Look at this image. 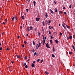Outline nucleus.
<instances>
[{
    "instance_id": "nucleus-43",
    "label": "nucleus",
    "mask_w": 75,
    "mask_h": 75,
    "mask_svg": "<svg viewBox=\"0 0 75 75\" xmlns=\"http://www.w3.org/2000/svg\"><path fill=\"white\" fill-rule=\"evenodd\" d=\"M33 63L34 64H35V61H33Z\"/></svg>"
},
{
    "instance_id": "nucleus-53",
    "label": "nucleus",
    "mask_w": 75,
    "mask_h": 75,
    "mask_svg": "<svg viewBox=\"0 0 75 75\" xmlns=\"http://www.w3.org/2000/svg\"><path fill=\"white\" fill-rule=\"evenodd\" d=\"M71 5H70L69 6V8H71Z\"/></svg>"
},
{
    "instance_id": "nucleus-31",
    "label": "nucleus",
    "mask_w": 75,
    "mask_h": 75,
    "mask_svg": "<svg viewBox=\"0 0 75 75\" xmlns=\"http://www.w3.org/2000/svg\"><path fill=\"white\" fill-rule=\"evenodd\" d=\"M40 59H38L37 60V62H39L40 61Z\"/></svg>"
},
{
    "instance_id": "nucleus-12",
    "label": "nucleus",
    "mask_w": 75,
    "mask_h": 75,
    "mask_svg": "<svg viewBox=\"0 0 75 75\" xmlns=\"http://www.w3.org/2000/svg\"><path fill=\"white\" fill-rule=\"evenodd\" d=\"M34 56H35V55H37V53L36 52H35L33 54Z\"/></svg>"
},
{
    "instance_id": "nucleus-7",
    "label": "nucleus",
    "mask_w": 75,
    "mask_h": 75,
    "mask_svg": "<svg viewBox=\"0 0 75 75\" xmlns=\"http://www.w3.org/2000/svg\"><path fill=\"white\" fill-rule=\"evenodd\" d=\"M36 4V2L35 1H33V4H34V6H35V4Z\"/></svg>"
},
{
    "instance_id": "nucleus-17",
    "label": "nucleus",
    "mask_w": 75,
    "mask_h": 75,
    "mask_svg": "<svg viewBox=\"0 0 75 75\" xmlns=\"http://www.w3.org/2000/svg\"><path fill=\"white\" fill-rule=\"evenodd\" d=\"M45 23H47L48 25H49V23H48V22L47 21H45Z\"/></svg>"
},
{
    "instance_id": "nucleus-1",
    "label": "nucleus",
    "mask_w": 75,
    "mask_h": 75,
    "mask_svg": "<svg viewBox=\"0 0 75 75\" xmlns=\"http://www.w3.org/2000/svg\"><path fill=\"white\" fill-rule=\"evenodd\" d=\"M9 71L10 72H11L13 71V69H12V66H10L9 67Z\"/></svg>"
},
{
    "instance_id": "nucleus-3",
    "label": "nucleus",
    "mask_w": 75,
    "mask_h": 75,
    "mask_svg": "<svg viewBox=\"0 0 75 75\" xmlns=\"http://www.w3.org/2000/svg\"><path fill=\"white\" fill-rule=\"evenodd\" d=\"M40 18H36V20L37 21H39L40 20Z\"/></svg>"
},
{
    "instance_id": "nucleus-64",
    "label": "nucleus",
    "mask_w": 75,
    "mask_h": 75,
    "mask_svg": "<svg viewBox=\"0 0 75 75\" xmlns=\"http://www.w3.org/2000/svg\"><path fill=\"white\" fill-rule=\"evenodd\" d=\"M52 29H53V26H51Z\"/></svg>"
},
{
    "instance_id": "nucleus-56",
    "label": "nucleus",
    "mask_w": 75,
    "mask_h": 75,
    "mask_svg": "<svg viewBox=\"0 0 75 75\" xmlns=\"http://www.w3.org/2000/svg\"><path fill=\"white\" fill-rule=\"evenodd\" d=\"M35 31H37V29L35 28Z\"/></svg>"
},
{
    "instance_id": "nucleus-37",
    "label": "nucleus",
    "mask_w": 75,
    "mask_h": 75,
    "mask_svg": "<svg viewBox=\"0 0 75 75\" xmlns=\"http://www.w3.org/2000/svg\"><path fill=\"white\" fill-rule=\"evenodd\" d=\"M51 20H50L49 22V24H50L51 23Z\"/></svg>"
},
{
    "instance_id": "nucleus-60",
    "label": "nucleus",
    "mask_w": 75,
    "mask_h": 75,
    "mask_svg": "<svg viewBox=\"0 0 75 75\" xmlns=\"http://www.w3.org/2000/svg\"><path fill=\"white\" fill-rule=\"evenodd\" d=\"M20 28H21V29H22V28H23V27H22V26H20Z\"/></svg>"
},
{
    "instance_id": "nucleus-36",
    "label": "nucleus",
    "mask_w": 75,
    "mask_h": 75,
    "mask_svg": "<svg viewBox=\"0 0 75 75\" xmlns=\"http://www.w3.org/2000/svg\"><path fill=\"white\" fill-rule=\"evenodd\" d=\"M36 50H38V47H36Z\"/></svg>"
},
{
    "instance_id": "nucleus-49",
    "label": "nucleus",
    "mask_w": 75,
    "mask_h": 75,
    "mask_svg": "<svg viewBox=\"0 0 75 75\" xmlns=\"http://www.w3.org/2000/svg\"><path fill=\"white\" fill-rule=\"evenodd\" d=\"M69 38H67V40H69Z\"/></svg>"
},
{
    "instance_id": "nucleus-24",
    "label": "nucleus",
    "mask_w": 75,
    "mask_h": 75,
    "mask_svg": "<svg viewBox=\"0 0 75 75\" xmlns=\"http://www.w3.org/2000/svg\"><path fill=\"white\" fill-rule=\"evenodd\" d=\"M38 36H40V32H38Z\"/></svg>"
},
{
    "instance_id": "nucleus-62",
    "label": "nucleus",
    "mask_w": 75,
    "mask_h": 75,
    "mask_svg": "<svg viewBox=\"0 0 75 75\" xmlns=\"http://www.w3.org/2000/svg\"><path fill=\"white\" fill-rule=\"evenodd\" d=\"M38 44H36V47H38Z\"/></svg>"
},
{
    "instance_id": "nucleus-5",
    "label": "nucleus",
    "mask_w": 75,
    "mask_h": 75,
    "mask_svg": "<svg viewBox=\"0 0 75 75\" xmlns=\"http://www.w3.org/2000/svg\"><path fill=\"white\" fill-rule=\"evenodd\" d=\"M62 26L63 27H64V28L65 29H66L67 27H66L65 26H64V24H62Z\"/></svg>"
},
{
    "instance_id": "nucleus-41",
    "label": "nucleus",
    "mask_w": 75,
    "mask_h": 75,
    "mask_svg": "<svg viewBox=\"0 0 75 75\" xmlns=\"http://www.w3.org/2000/svg\"><path fill=\"white\" fill-rule=\"evenodd\" d=\"M24 44H27V42L24 41Z\"/></svg>"
},
{
    "instance_id": "nucleus-34",
    "label": "nucleus",
    "mask_w": 75,
    "mask_h": 75,
    "mask_svg": "<svg viewBox=\"0 0 75 75\" xmlns=\"http://www.w3.org/2000/svg\"><path fill=\"white\" fill-rule=\"evenodd\" d=\"M59 14H62V11H59Z\"/></svg>"
},
{
    "instance_id": "nucleus-15",
    "label": "nucleus",
    "mask_w": 75,
    "mask_h": 75,
    "mask_svg": "<svg viewBox=\"0 0 75 75\" xmlns=\"http://www.w3.org/2000/svg\"><path fill=\"white\" fill-rule=\"evenodd\" d=\"M72 47L74 51H75V47H74V45H72Z\"/></svg>"
},
{
    "instance_id": "nucleus-11",
    "label": "nucleus",
    "mask_w": 75,
    "mask_h": 75,
    "mask_svg": "<svg viewBox=\"0 0 75 75\" xmlns=\"http://www.w3.org/2000/svg\"><path fill=\"white\" fill-rule=\"evenodd\" d=\"M21 18L22 20H24V16H22Z\"/></svg>"
},
{
    "instance_id": "nucleus-59",
    "label": "nucleus",
    "mask_w": 75,
    "mask_h": 75,
    "mask_svg": "<svg viewBox=\"0 0 75 75\" xmlns=\"http://www.w3.org/2000/svg\"><path fill=\"white\" fill-rule=\"evenodd\" d=\"M63 9H64V10H65V9H66L65 7H63Z\"/></svg>"
},
{
    "instance_id": "nucleus-6",
    "label": "nucleus",
    "mask_w": 75,
    "mask_h": 75,
    "mask_svg": "<svg viewBox=\"0 0 75 75\" xmlns=\"http://www.w3.org/2000/svg\"><path fill=\"white\" fill-rule=\"evenodd\" d=\"M43 42V45H45V40H43V41L42 42Z\"/></svg>"
},
{
    "instance_id": "nucleus-19",
    "label": "nucleus",
    "mask_w": 75,
    "mask_h": 75,
    "mask_svg": "<svg viewBox=\"0 0 75 75\" xmlns=\"http://www.w3.org/2000/svg\"><path fill=\"white\" fill-rule=\"evenodd\" d=\"M43 26H45V22L44 21H43Z\"/></svg>"
},
{
    "instance_id": "nucleus-8",
    "label": "nucleus",
    "mask_w": 75,
    "mask_h": 75,
    "mask_svg": "<svg viewBox=\"0 0 75 75\" xmlns=\"http://www.w3.org/2000/svg\"><path fill=\"white\" fill-rule=\"evenodd\" d=\"M34 66H35V64L34 63H32L31 65V67H34Z\"/></svg>"
},
{
    "instance_id": "nucleus-28",
    "label": "nucleus",
    "mask_w": 75,
    "mask_h": 75,
    "mask_svg": "<svg viewBox=\"0 0 75 75\" xmlns=\"http://www.w3.org/2000/svg\"><path fill=\"white\" fill-rule=\"evenodd\" d=\"M15 18L16 19V21L17 20V17H16V16H15Z\"/></svg>"
},
{
    "instance_id": "nucleus-14",
    "label": "nucleus",
    "mask_w": 75,
    "mask_h": 75,
    "mask_svg": "<svg viewBox=\"0 0 75 75\" xmlns=\"http://www.w3.org/2000/svg\"><path fill=\"white\" fill-rule=\"evenodd\" d=\"M45 73L46 74H47V75H48V74H49V73L47 71H45Z\"/></svg>"
},
{
    "instance_id": "nucleus-21",
    "label": "nucleus",
    "mask_w": 75,
    "mask_h": 75,
    "mask_svg": "<svg viewBox=\"0 0 75 75\" xmlns=\"http://www.w3.org/2000/svg\"><path fill=\"white\" fill-rule=\"evenodd\" d=\"M48 31H49V34H50V35H51V31L50 30H49Z\"/></svg>"
},
{
    "instance_id": "nucleus-32",
    "label": "nucleus",
    "mask_w": 75,
    "mask_h": 75,
    "mask_svg": "<svg viewBox=\"0 0 75 75\" xmlns=\"http://www.w3.org/2000/svg\"><path fill=\"white\" fill-rule=\"evenodd\" d=\"M50 42L51 43V44H52V40H50Z\"/></svg>"
},
{
    "instance_id": "nucleus-52",
    "label": "nucleus",
    "mask_w": 75,
    "mask_h": 75,
    "mask_svg": "<svg viewBox=\"0 0 75 75\" xmlns=\"http://www.w3.org/2000/svg\"><path fill=\"white\" fill-rule=\"evenodd\" d=\"M9 50V49H8V48H6V50H7V51H8Z\"/></svg>"
},
{
    "instance_id": "nucleus-29",
    "label": "nucleus",
    "mask_w": 75,
    "mask_h": 75,
    "mask_svg": "<svg viewBox=\"0 0 75 75\" xmlns=\"http://www.w3.org/2000/svg\"><path fill=\"white\" fill-rule=\"evenodd\" d=\"M25 68H28V65H26L25 66Z\"/></svg>"
},
{
    "instance_id": "nucleus-35",
    "label": "nucleus",
    "mask_w": 75,
    "mask_h": 75,
    "mask_svg": "<svg viewBox=\"0 0 75 75\" xmlns=\"http://www.w3.org/2000/svg\"><path fill=\"white\" fill-rule=\"evenodd\" d=\"M64 14H65V15H66V14H67V13H66V12H64Z\"/></svg>"
},
{
    "instance_id": "nucleus-38",
    "label": "nucleus",
    "mask_w": 75,
    "mask_h": 75,
    "mask_svg": "<svg viewBox=\"0 0 75 75\" xmlns=\"http://www.w3.org/2000/svg\"><path fill=\"white\" fill-rule=\"evenodd\" d=\"M50 37L51 39H52V38H53V37H52V35H50Z\"/></svg>"
},
{
    "instance_id": "nucleus-40",
    "label": "nucleus",
    "mask_w": 75,
    "mask_h": 75,
    "mask_svg": "<svg viewBox=\"0 0 75 75\" xmlns=\"http://www.w3.org/2000/svg\"><path fill=\"white\" fill-rule=\"evenodd\" d=\"M42 62H43V60H41L40 64H41V63H42Z\"/></svg>"
},
{
    "instance_id": "nucleus-48",
    "label": "nucleus",
    "mask_w": 75,
    "mask_h": 75,
    "mask_svg": "<svg viewBox=\"0 0 75 75\" xmlns=\"http://www.w3.org/2000/svg\"><path fill=\"white\" fill-rule=\"evenodd\" d=\"M27 57L26 56H25V57H24V59H27Z\"/></svg>"
},
{
    "instance_id": "nucleus-10",
    "label": "nucleus",
    "mask_w": 75,
    "mask_h": 75,
    "mask_svg": "<svg viewBox=\"0 0 75 75\" xmlns=\"http://www.w3.org/2000/svg\"><path fill=\"white\" fill-rule=\"evenodd\" d=\"M55 42L56 43V44H58V41L56 39L55 40Z\"/></svg>"
},
{
    "instance_id": "nucleus-63",
    "label": "nucleus",
    "mask_w": 75,
    "mask_h": 75,
    "mask_svg": "<svg viewBox=\"0 0 75 75\" xmlns=\"http://www.w3.org/2000/svg\"><path fill=\"white\" fill-rule=\"evenodd\" d=\"M11 62L12 64H13V61H11Z\"/></svg>"
},
{
    "instance_id": "nucleus-55",
    "label": "nucleus",
    "mask_w": 75,
    "mask_h": 75,
    "mask_svg": "<svg viewBox=\"0 0 75 75\" xmlns=\"http://www.w3.org/2000/svg\"><path fill=\"white\" fill-rule=\"evenodd\" d=\"M33 52H35V50H34V49H33Z\"/></svg>"
},
{
    "instance_id": "nucleus-44",
    "label": "nucleus",
    "mask_w": 75,
    "mask_h": 75,
    "mask_svg": "<svg viewBox=\"0 0 75 75\" xmlns=\"http://www.w3.org/2000/svg\"><path fill=\"white\" fill-rule=\"evenodd\" d=\"M2 50V47L0 48V51H1V50Z\"/></svg>"
},
{
    "instance_id": "nucleus-50",
    "label": "nucleus",
    "mask_w": 75,
    "mask_h": 75,
    "mask_svg": "<svg viewBox=\"0 0 75 75\" xmlns=\"http://www.w3.org/2000/svg\"><path fill=\"white\" fill-rule=\"evenodd\" d=\"M45 38L44 39V40H46L47 39V38H46V36H45Z\"/></svg>"
},
{
    "instance_id": "nucleus-61",
    "label": "nucleus",
    "mask_w": 75,
    "mask_h": 75,
    "mask_svg": "<svg viewBox=\"0 0 75 75\" xmlns=\"http://www.w3.org/2000/svg\"><path fill=\"white\" fill-rule=\"evenodd\" d=\"M44 39H45L44 36H43V40H44Z\"/></svg>"
},
{
    "instance_id": "nucleus-47",
    "label": "nucleus",
    "mask_w": 75,
    "mask_h": 75,
    "mask_svg": "<svg viewBox=\"0 0 75 75\" xmlns=\"http://www.w3.org/2000/svg\"><path fill=\"white\" fill-rule=\"evenodd\" d=\"M54 2L55 4H57V3H56V2H55V1H54Z\"/></svg>"
},
{
    "instance_id": "nucleus-26",
    "label": "nucleus",
    "mask_w": 75,
    "mask_h": 75,
    "mask_svg": "<svg viewBox=\"0 0 75 75\" xmlns=\"http://www.w3.org/2000/svg\"><path fill=\"white\" fill-rule=\"evenodd\" d=\"M72 54V52H69V54H70V55H71V54Z\"/></svg>"
},
{
    "instance_id": "nucleus-58",
    "label": "nucleus",
    "mask_w": 75,
    "mask_h": 75,
    "mask_svg": "<svg viewBox=\"0 0 75 75\" xmlns=\"http://www.w3.org/2000/svg\"><path fill=\"white\" fill-rule=\"evenodd\" d=\"M18 38H20V36H18Z\"/></svg>"
},
{
    "instance_id": "nucleus-22",
    "label": "nucleus",
    "mask_w": 75,
    "mask_h": 75,
    "mask_svg": "<svg viewBox=\"0 0 75 75\" xmlns=\"http://www.w3.org/2000/svg\"><path fill=\"white\" fill-rule=\"evenodd\" d=\"M33 28V27L32 26H30V30H32Z\"/></svg>"
},
{
    "instance_id": "nucleus-33",
    "label": "nucleus",
    "mask_w": 75,
    "mask_h": 75,
    "mask_svg": "<svg viewBox=\"0 0 75 75\" xmlns=\"http://www.w3.org/2000/svg\"><path fill=\"white\" fill-rule=\"evenodd\" d=\"M26 10L27 12H28V9H26Z\"/></svg>"
},
{
    "instance_id": "nucleus-4",
    "label": "nucleus",
    "mask_w": 75,
    "mask_h": 75,
    "mask_svg": "<svg viewBox=\"0 0 75 75\" xmlns=\"http://www.w3.org/2000/svg\"><path fill=\"white\" fill-rule=\"evenodd\" d=\"M50 11L51 12L52 14H54V11H52L51 9H50Z\"/></svg>"
},
{
    "instance_id": "nucleus-42",
    "label": "nucleus",
    "mask_w": 75,
    "mask_h": 75,
    "mask_svg": "<svg viewBox=\"0 0 75 75\" xmlns=\"http://www.w3.org/2000/svg\"><path fill=\"white\" fill-rule=\"evenodd\" d=\"M40 45H41V43H40V42L38 44V45H39L40 46Z\"/></svg>"
},
{
    "instance_id": "nucleus-57",
    "label": "nucleus",
    "mask_w": 75,
    "mask_h": 75,
    "mask_svg": "<svg viewBox=\"0 0 75 75\" xmlns=\"http://www.w3.org/2000/svg\"><path fill=\"white\" fill-rule=\"evenodd\" d=\"M3 24L4 25V24H5V23H4V22H3Z\"/></svg>"
},
{
    "instance_id": "nucleus-16",
    "label": "nucleus",
    "mask_w": 75,
    "mask_h": 75,
    "mask_svg": "<svg viewBox=\"0 0 75 75\" xmlns=\"http://www.w3.org/2000/svg\"><path fill=\"white\" fill-rule=\"evenodd\" d=\"M69 39H72V36L71 35L69 37Z\"/></svg>"
},
{
    "instance_id": "nucleus-27",
    "label": "nucleus",
    "mask_w": 75,
    "mask_h": 75,
    "mask_svg": "<svg viewBox=\"0 0 75 75\" xmlns=\"http://www.w3.org/2000/svg\"><path fill=\"white\" fill-rule=\"evenodd\" d=\"M59 35H60L61 36H62V33H61V32H60V33Z\"/></svg>"
},
{
    "instance_id": "nucleus-23",
    "label": "nucleus",
    "mask_w": 75,
    "mask_h": 75,
    "mask_svg": "<svg viewBox=\"0 0 75 75\" xmlns=\"http://www.w3.org/2000/svg\"><path fill=\"white\" fill-rule=\"evenodd\" d=\"M27 30L28 31H30V28L28 27L27 28Z\"/></svg>"
},
{
    "instance_id": "nucleus-13",
    "label": "nucleus",
    "mask_w": 75,
    "mask_h": 75,
    "mask_svg": "<svg viewBox=\"0 0 75 75\" xmlns=\"http://www.w3.org/2000/svg\"><path fill=\"white\" fill-rule=\"evenodd\" d=\"M16 57L17 58H21V57H20V56L17 55H16Z\"/></svg>"
},
{
    "instance_id": "nucleus-39",
    "label": "nucleus",
    "mask_w": 75,
    "mask_h": 75,
    "mask_svg": "<svg viewBox=\"0 0 75 75\" xmlns=\"http://www.w3.org/2000/svg\"><path fill=\"white\" fill-rule=\"evenodd\" d=\"M57 11H58V10H57V9H55V12H57Z\"/></svg>"
},
{
    "instance_id": "nucleus-9",
    "label": "nucleus",
    "mask_w": 75,
    "mask_h": 75,
    "mask_svg": "<svg viewBox=\"0 0 75 75\" xmlns=\"http://www.w3.org/2000/svg\"><path fill=\"white\" fill-rule=\"evenodd\" d=\"M46 15H45V16L46 17V18H47L48 17V15L47 14V13H45Z\"/></svg>"
},
{
    "instance_id": "nucleus-18",
    "label": "nucleus",
    "mask_w": 75,
    "mask_h": 75,
    "mask_svg": "<svg viewBox=\"0 0 75 75\" xmlns=\"http://www.w3.org/2000/svg\"><path fill=\"white\" fill-rule=\"evenodd\" d=\"M52 57H53V58H55V55H54V54H52Z\"/></svg>"
},
{
    "instance_id": "nucleus-25",
    "label": "nucleus",
    "mask_w": 75,
    "mask_h": 75,
    "mask_svg": "<svg viewBox=\"0 0 75 75\" xmlns=\"http://www.w3.org/2000/svg\"><path fill=\"white\" fill-rule=\"evenodd\" d=\"M14 18H15L14 16H13V17L12 18V21H13V20H14Z\"/></svg>"
},
{
    "instance_id": "nucleus-45",
    "label": "nucleus",
    "mask_w": 75,
    "mask_h": 75,
    "mask_svg": "<svg viewBox=\"0 0 75 75\" xmlns=\"http://www.w3.org/2000/svg\"><path fill=\"white\" fill-rule=\"evenodd\" d=\"M67 28H69V26H68V25L66 26Z\"/></svg>"
},
{
    "instance_id": "nucleus-51",
    "label": "nucleus",
    "mask_w": 75,
    "mask_h": 75,
    "mask_svg": "<svg viewBox=\"0 0 75 75\" xmlns=\"http://www.w3.org/2000/svg\"><path fill=\"white\" fill-rule=\"evenodd\" d=\"M42 31H43V32H44V29L42 28Z\"/></svg>"
},
{
    "instance_id": "nucleus-54",
    "label": "nucleus",
    "mask_w": 75,
    "mask_h": 75,
    "mask_svg": "<svg viewBox=\"0 0 75 75\" xmlns=\"http://www.w3.org/2000/svg\"><path fill=\"white\" fill-rule=\"evenodd\" d=\"M22 47L24 48V47H25V46H24V45H22Z\"/></svg>"
},
{
    "instance_id": "nucleus-46",
    "label": "nucleus",
    "mask_w": 75,
    "mask_h": 75,
    "mask_svg": "<svg viewBox=\"0 0 75 75\" xmlns=\"http://www.w3.org/2000/svg\"><path fill=\"white\" fill-rule=\"evenodd\" d=\"M49 29H51V26H49Z\"/></svg>"
},
{
    "instance_id": "nucleus-20",
    "label": "nucleus",
    "mask_w": 75,
    "mask_h": 75,
    "mask_svg": "<svg viewBox=\"0 0 75 75\" xmlns=\"http://www.w3.org/2000/svg\"><path fill=\"white\" fill-rule=\"evenodd\" d=\"M33 45H35V42L34 41H33Z\"/></svg>"
},
{
    "instance_id": "nucleus-2",
    "label": "nucleus",
    "mask_w": 75,
    "mask_h": 75,
    "mask_svg": "<svg viewBox=\"0 0 75 75\" xmlns=\"http://www.w3.org/2000/svg\"><path fill=\"white\" fill-rule=\"evenodd\" d=\"M46 47H47V48H50V46H49V44H48V43L46 44Z\"/></svg>"
},
{
    "instance_id": "nucleus-30",
    "label": "nucleus",
    "mask_w": 75,
    "mask_h": 75,
    "mask_svg": "<svg viewBox=\"0 0 75 75\" xmlns=\"http://www.w3.org/2000/svg\"><path fill=\"white\" fill-rule=\"evenodd\" d=\"M26 65V63L25 62L23 64V65H24V66H25Z\"/></svg>"
}]
</instances>
